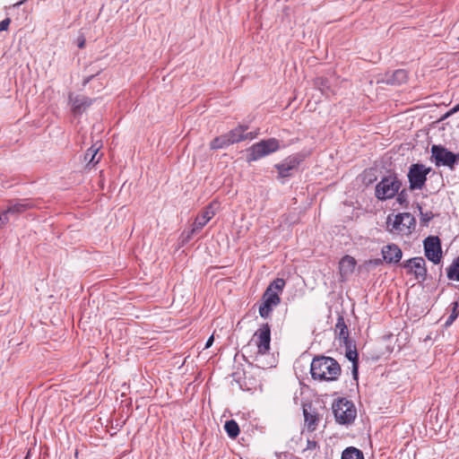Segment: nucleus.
I'll return each instance as SVG.
<instances>
[{
    "label": "nucleus",
    "instance_id": "f257e3e1",
    "mask_svg": "<svg viewBox=\"0 0 459 459\" xmlns=\"http://www.w3.org/2000/svg\"><path fill=\"white\" fill-rule=\"evenodd\" d=\"M339 363L330 357H317L311 362L310 372L314 379L334 381L341 375Z\"/></svg>",
    "mask_w": 459,
    "mask_h": 459
},
{
    "label": "nucleus",
    "instance_id": "f03ea898",
    "mask_svg": "<svg viewBox=\"0 0 459 459\" xmlns=\"http://www.w3.org/2000/svg\"><path fill=\"white\" fill-rule=\"evenodd\" d=\"M415 226V219L409 212L389 215L386 220V229L392 234L409 235Z\"/></svg>",
    "mask_w": 459,
    "mask_h": 459
},
{
    "label": "nucleus",
    "instance_id": "7ed1b4c3",
    "mask_svg": "<svg viewBox=\"0 0 459 459\" xmlns=\"http://www.w3.org/2000/svg\"><path fill=\"white\" fill-rule=\"evenodd\" d=\"M333 411L336 420L342 424L351 423L357 414L354 404L344 398L338 399L333 403Z\"/></svg>",
    "mask_w": 459,
    "mask_h": 459
},
{
    "label": "nucleus",
    "instance_id": "20e7f679",
    "mask_svg": "<svg viewBox=\"0 0 459 459\" xmlns=\"http://www.w3.org/2000/svg\"><path fill=\"white\" fill-rule=\"evenodd\" d=\"M280 148L278 140L270 138L253 144L248 150V161L257 160L276 152Z\"/></svg>",
    "mask_w": 459,
    "mask_h": 459
},
{
    "label": "nucleus",
    "instance_id": "39448f33",
    "mask_svg": "<svg viewBox=\"0 0 459 459\" xmlns=\"http://www.w3.org/2000/svg\"><path fill=\"white\" fill-rule=\"evenodd\" d=\"M401 183L394 177L383 178L376 186V196L380 200L394 197L400 189Z\"/></svg>",
    "mask_w": 459,
    "mask_h": 459
},
{
    "label": "nucleus",
    "instance_id": "423d86ee",
    "mask_svg": "<svg viewBox=\"0 0 459 459\" xmlns=\"http://www.w3.org/2000/svg\"><path fill=\"white\" fill-rule=\"evenodd\" d=\"M431 153L437 166L453 168L455 164L459 162V154H455L441 145H433Z\"/></svg>",
    "mask_w": 459,
    "mask_h": 459
},
{
    "label": "nucleus",
    "instance_id": "0eeeda50",
    "mask_svg": "<svg viewBox=\"0 0 459 459\" xmlns=\"http://www.w3.org/2000/svg\"><path fill=\"white\" fill-rule=\"evenodd\" d=\"M219 204L212 203L196 216L190 231L187 232L186 238L189 239L193 235L199 232L216 214Z\"/></svg>",
    "mask_w": 459,
    "mask_h": 459
},
{
    "label": "nucleus",
    "instance_id": "6e6552de",
    "mask_svg": "<svg viewBox=\"0 0 459 459\" xmlns=\"http://www.w3.org/2000/svg\"><path fill=\"white\" fill-rule=\"evenodd\" d=\"M429 171L430 169L422 164H412L408 172L410 187L411 189H421Z\"/></svg>",
    "mask_w": 459,
    "mask_h": 459
},
{
    "label": "nucleus",
    "instance_id": "1a4fd4ad",
    "mask_svg": "<svg viewBox=\"0 0 459 459\" xmlns=\"http://www.w3.org/2000/svg\"><path fill=\"white\" fill-rule=\"evenodd\" d=\"M256 347L257 353L264 355L270 350L271 342V329L268 324H264L261 327L254 333L252 339Z\"/></svg>",
    "mask_w": 459,
    "mask_h": 459
},
{
    "label": "nucleus",
    "instance_id": "9d476101",
    "mask_svg": "<svg viewBox=\"0 0 459 459\" xmlns=\"http://www.w3.org/2000/svg\"><path fill=\"white\" fill-rule=\"evenodd\" d=\"M425 255L434 264H438L441 259L442 250L437 237H429L424 240Z\"/></svg>",
    "mask_w": 459,
    "mask_h": 459
},
{
    "label": "nucleus",
    "instance_id": "9b49d317",
    "mask_svg": "<svg viewBox=\"0 0 459 459\" xmlns=\"http://www.w3.org/2000/svg\"><path fill=\"white\" fill-rule=\"evenodd\" d=\"M409 273H413L417 279L424 280L427 274L426 263L422 257H414L403 264Z\"/></svg>",
    "mask_w": 459,
    "mask_h": 459
},
{
    "label": "nucleus",
    "instance_id": "f8f14e48",
    "mask_svg": "<svg viewBox=\"0 0 459 459\" xmlns=\"http://www.w3.org/2000/svg\"><path fill=\"white\" fill-rule=\"evenodd\" d=\"M280 302V296L276 294H270L269 292H264L263 295V302L259 306V315L264 318H267L270 316L273 308L279 305Z\"/></svg>",
    "mask_w": 459,
    "mask_h": 459
},
{
    "label": "nucleus",
    "instance_id": "ddd939ff",
    "mask_svg": "<svg viewBox=\"0 0 459 459\" xmlns=\"http://www.w3.org/2000/svg\"><path fill=\"white\" fill-rule=\"evenodd\" d=\"M35 206L34 202L30 199H22L16 202H10L6 210L10 216H17Z\"/></svg>",
    "mask_w": 459,
    "mask_h": 459
},
{
    "label": "nucleus",
    "instance_id": "4468645a",
    "mask_svg": "<svg viewBox=\"0 0 459 459\" xmlns=\"http://www.w3.org/2000/svg\"><path fill=\"white\" fill-rule=\"evenodd\" d=\"M382 255L386 263L396 264L401 260L403 253L398 246L391 244L382 248Z\"/></svg>",
    "mask_w": 459,
    "mask_h": 459
},
{
    "label": "nucleus",
    "instance_id": "2eb2a0df",
    "mask_svg": "<svg viewBox=\"0 0 459 459\" xmlns=\"http://www.w3.org/2000/svg\"><path fill=\"white\" fill-rule=\"evenodd\" d=\"M299 161L295 157H289L281 163L275 165L280 177L286 178L290 176V172L297 168Z\"/></svg>",
    "mask_w": 459,
    "mask_h": 459
},
{
    "label": "nucleus",
    "instance_id": "dca6fc26",
    "mask_svg": "<svg viewBox=\"0 0 459 459\" xmlns=\"http://www.w3.org/2000/svg\"><path fill=\"white\" fill-rule=\"evenodd\" d=\"M69 100L72 106V109L74 113L82 112L91 103V100L84 96L70 95Z\"/></svg>",
    "mask_w": 459,
    "mask_h": 459
},
{
    "label": "nucleus",
    "instance_id": "f3484780",
    "mask_svg": "<svg viewBox=\"0 0 459 459\" xmlns=\"http://www.w3.org/2000/svg\"><path fill=\"white\" fill-rule=\"evenodd\" d=\"M245 130H246L245 127L238 126V127L231 130L228 134H226L227 136L229 137L230 143L233 144V143H238L242 140H245L247 138L253 139L255 137V135L252 133L244 134Z\"/></svg>",
    "mask_w": 459,
    "mask_h": 459
},
{
    "label": "nucleus",
    "instance_id": "a211bd4d",
    "mask_svg": "<svg viewBox=\"0 0 459 459\" xmlns=\"http://www.w3.org/2000/svg\"><path fill=\"white\" fill-rule=\"evenodd\" d=\"M101 147V144L100 143H95L91 145V148H89L84 155L85 160H87V165L90 166H95L100 159V156H99L97 159L98 152Z\"/></svg>",
    "mask_w": 459,
    "mask_h": 459
},
{
    "label": "nucleus",
    "instance_id": "6ab92c4d",
    "mask_svg": "<svg viewBox=\"0 0 459 459\" xmlns=\"http://www.w3.org/2000/svg\"><path fill=\"white\" fill-rule=\"evenodd\" d=\"M407 81V73L405 70L399 69L392 74H386L385 82L394 85H399Z\"/></svg>",
    "mask_w": 459,
    "mask_h": 459
},
{
    "label": "nucleus",
    "instance_id": "aec40b11",
    "mask_svg": "<svg viewBox=\"0 0 459 459\" xmlns=\"http://www.w3.org/2000/svg\"><path fill=\"white\" fill-rule=\"evenodd\" d=\"M356 261L352 256L345 255L340 261V273L342 275H348L354 271Z\"/></svg>",
    "mask_w": 459,
    "mask_h": 459
},
{
    "label": "nucleus",
    "instance_id": "412c9836",
    "mask_svg": "<svg viewBox=\"0 0 459 459\" xmlns=\"http://www.w3.org/2000/svg\"><path fill=\"white\" fill-rule=\"evenodd\" d=\"M284 286L285 281L281 278H277L270 283L264 292H269L270 294H276L280 296V293L283 290Z\"/></svg>",
    "mask_w": 459,
    "mask_h": 459
},
{
    "label": "nucleus",
    "instance_id": "4be33fe9",
    "mask_svg": "<svg viewBox=\"0 0 459 459\" xmlns=\"http://www.w3.org/2000/svg\"><path fill=\"white\" fill-rule=\"evenodd\" d=\"M342 459H364V455L360 450L351 446L342 452Z\"/></svg>",
    "mask_w": 459,
    "mask_h": 459
},
{
    "label": "nucleus",
    "instance_id": "5701e85b",
    "mask_svg": "<svg viewBox=\"0 0 459 459\" xmlns=\"http://www.w3.org/2000/svg\"><path fill=\"white\" fill-rule=\"evenodd\" d=\"M230 144L231 143L229 140V137L225 134H222V135L218 136L215 139H213V141H212V143H211V148L214 149V150L222 149Z\"/></svg>",
    "mask_w": 459,
    "mask_h": 459
},
{
    "label": "nucleus",
    "instance_id": "b1692460",
    "mask_svg": "<svg viewBox=\"0 0 459 459\" xmlns=\"http://www.w3.org/2000/svg\"><path fill=\"white\" fill-rule=\"evenodd\" d=\"M305 426L308 431H314L317 425V418L304 409Z\"/></svg>",
    "mask_w": 459,
    "mask_h": 459
},
{
    "label": "nucleus",
    "instance_id": "393cba45",
    "mask_svg": "<svg viewBox=\"0 0 459 459\" xmlns=\"http://www.w3.org/2000/svg\"><path fill=\"white\" fill-rule=\"evenodd\" d=\"M224 429L227 432V434L232 437L235 438L239 434V428L238 423L231 420L225 422Z\"/></svg>",
    "mask_w": 459,
    "mask_h": 459
},
{
    "label": "nucleus",
    "instance_id": "a878e982",
    "mask_svg": "<svg viewBox=\"0 0 459 459\" xmlns=\"http://www.w3.org/2000/svg\"><path fill=\"white\" fill-rule=\"evenodd\" d=\"M447 277L450 280L459 281V257L449 266Z\"/></svg>",
    "mask_w": 459,
    "mask_h": 459
},
{
    "label": "nucleus",
    "instance_id": "bb28decb",
    "mask_svg": "<svg viewBox=\"0 0 459 459\" xmlns=\"http://www.w3.org/2000/svg\"><path fill=\"white\" fill-rule=\"evenodd\" d=\"M346 358L352 362L353 375H357L358 370V353L356 350H351L350 347L346 351Z\"/></svg>",
    "mask_w": 459,
    "mask_h": 459
},
{
    "label": "nucleus",
    "instance_id": "cd10ccee",
    "mask_svg": "<svg viewBox=\"0 0 459 459\" xmlns=\"http://www.w3.org/2000/svg\"><path fill=\"white\" fill-rule=\"evenodd\" d=\"M458 306H459V304L457 301H455L452 303V311H451L447 320L446 321V326L451 325L454 323V321L457 318V316L459 315Z\"/></svg>",
    "mask_w": 459,
    "mask_h": 459
},
{
    "label": "nucleus",
    "instance_id": "c85d7f7f",
    "mask_svg": "<svg viewBox=\"0 0 459 459\" xmlns=\"http://www.w3.org/2000/svg\"><path fill=\"white\" fill-rule=\"evenodd\" d=\"M336 329H339V335L341 338L347 339L348 337V330L345 325L343 320L341 318L336 324Z\"/></svg>",
    "mask_w": 459,
    "mask_h": 459
},
{
    "label": "nucleus",
    "instance_id": "c756f323",
    "mask_svg": "<svg viewBox=\"0 0 459 459\" xmlns=\"http://www.w3.org/2000/svg\"><path fill=\"white\" fill-rule=\"evenodd\" d=\"M10 220V214L7 210L0 213V229L3 228Z\"/></svg>",
    "mask_w": 459,
    "mask_h": 459
},
{
    "label": "nucleus",
    "instance_id": "7c9ffc66",
    "mask_svg": "<svg viewBox=\"0 0 459 459\" xmlns=\"http://www.w3.org/2000/svg\"><path fill=\"white\" fill-rule=\"evenodd\" d=\"M11 23V20L6 18L0 22V31L6 30Z\"/></svg>",
    "mask_w": 459,
    "mask_h": 459
},
{
    "label": "nucleus",
    "instance_id": "2f4dec72",
    "mask_svg": "<svg viewBox=\"0 0 459 459\" xmlns=\"http://www.w3.org/2000/svg\"><path fill=\"white\" fill-rule=\"evenodd\" d=\"M213 340H214L213 335L209 337V339L207 340L206 344H205V349H208L212 346Z\"/></svg>",
    "mask_w": 459,
    "mask_h": 459
},
{
    "label": "nucleus",
    "instance_id": "473e14b6",
    "mask_svg": "<svg viewBox=\"0 0 459 459\" xmlns=\"http://www.w3.org/2000/svg\"><path fill=\"white\" fill-rule=\"evenodd\" d=\"M84 43H85V40H84V39H82V40L79 42V44H78L79 48H82L84 47Z\"/></svg>",
    "mask_w": 459,
    "mask_h": 459
},
{
    "label": "nucleus",
    "instance_id": "72a5a7b5",
    "mask_svg": "<svg viewBox=\"0 0 459 459\" xmlns=\"http://www.w3.org/2000/svg\"><path fill=\"white\" fill-rule=\"evenodd\" d=\"M423 220H424V221H429V220H430V217H429V216H427V215H426L425 217H423Z\"/></svg>",
    "mask_w": 459,
    "mask_h": 459
},
{
    "label": "nucleus",
    "instance_id": "f704fd0d",
    "mask_svg": "<svg viewBox=\"0 0 459 459\" xmlns=\"http://www.w3.org/2000/svg\"><path fill=\"white\" fill-rule=\"evenodd\" d=\"M308 445H309V446H316V443L315 442L313 444H311V442H308Z\"/></svg>",
    "mask_w": 459,
    "mask_h": 459
},
{
    "label": "nucleus",
    "instance_id": "c9c22d12",
    "mask_svg": "<svg viewBox=\"0 0 459 459\" xmlns=\"http://www.w3.org/2000/svg\"><path fill=\"white\" fill-rule=\"evenodd\" d=\"M308 445H309V446H316V443L315 442L313 444H311V442H308Z\"/></svg>",
    "mask_w": 459,
    "mask_h": 459
},
{
    "label": "nucleus",
    "instance_id": "e433bc0d",
    "mask_svg": "<svg viewBox=\"0 0 459 459\" xmlns=\"http://www.w3.org/2000/svg\"><path fill=\"white\" fill-rule=\"evenodd\" d=\"M308 445H309V446H316V443L315 442L313 444H311V442H308Z\"/></svg>",
    "mask_w": 459,
    "mask_h": 459
}]
</instances>
